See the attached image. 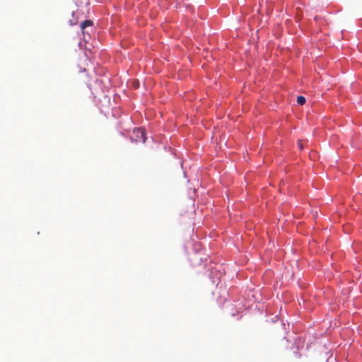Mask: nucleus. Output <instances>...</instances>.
<instances>
[{"instance_id":"f257e3e1","label":"nucleus","mask_w":362,"mask_h":362,"mask_svg":"<svg viewBox=\"0 0 362 362\" xmlns=\"http://www.w3.org/2000/svg\"><path fill=\"white\" fill-rule=\"evenodd\" d=\"M133 139L136 142L144 143L146 139L145 129L142 128H135L133 131Z\"/></svg>"},{"instance_id":"f03ea898","label":"nucleus","mask_w":362,"mask_h":362,"mask_svg":"<svg viewBox=\"0 0 362 362\" xmlns=\"http://www.w3.org/2000/svg\"><path fill=\"white\" fill-rule=\"evenodd\" d=\"M92 25L93 22L90 20H86L81 24V28L83 31L86 27L91 26Z\"/></svg>"},{"instance_id":"7ed1b4c3","label":"nucleus","mask_w":362,"mask_h":362,"mask_svg":"<svg viewBox=\"0 0 362 362\" xmlns=\"http://www.w3.org/2000/svg\"><path fill=\"white\" fill-rule=\"evenodd\" d=\"M305 98L302 96V95H299L298 96L297 98V103L300 105H303L305 103Z\"/></svg>"},{"instance_id":"20e7f679","label":"nucleus","mask_w":362,"mask_h":362,"mask_svg":"<svg viewBox=\"0 0 362 362\" xmlns=\"http://www.w3.org/2000/svg\"><path fill=\"white\" fill-rule=\"evenodd\" d=\"M298 147H299V148H300V150L303 149V144H302V142H301L300 141H299L298 142Z\"/></svg>"}]
</instances>
